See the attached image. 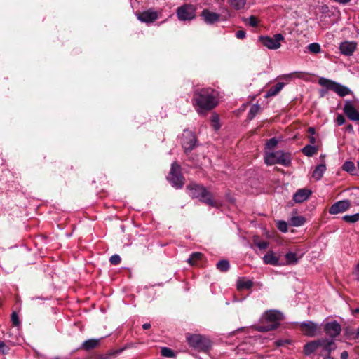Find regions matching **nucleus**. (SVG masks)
Here are the masks:
<instances>
[{
  "label": "nucleus",
  "instance_id": "f257e3e1",
  "mask_svg": "<svg viewBox=\"0 0 359 359\" xmlns=\"http://www.w3.org/2000/svg\"><path fill=\"white\" fill-rule=\"evenodd\" d=\"M217 92L211 88L196 89L192 97V104L198 114H205L217 104Z\"/></svg>",
  "mask_w": 359,
  "mask_h": 359
},
{
  "label": "nucleus",
  "instance_id": "f03ea898",
  "mask_svg": "<svg viewBox=\"0 0 359 359\" xmlns=\"http://www.w3.org/2000/svg\"><path fill=\"white\" fill-rule=\"evenodd\" d=\"M283 318L281 312L277 310H269L263 313L260 318V323L262 325H255L253 327L258 332L271 331L280 325V321Z\"/></svg>",
  "mask_w": 359,
  "mask_h": 359
},
{
  "label": "nucleus",
  "instance_id": "7ed1b4c3",
  "mask_svg": "<svg viewBox=\"0 0 359 359\" xmlns=\"http://www.w3.org/2000/svg\"><path fill=\"white\" fill-rule=\"evenodd\" d=\"M189 190V195L192 198H199L201 201L212 206L217 207V203L213 201L211 194L201 185L197 184H191L187 187Z\"/></svg>",
  "mask_w": 359,
  "mask_h": 359
},
{
  "label": "nucleus",
  "instance_id": "20e7f679",
  "mask_svg": "<svg viewBox=\"0 0 359 359\" xmlns=\"http://www.w3.org/2000/svg\"><path fill=\"white\" fill-rule=\"evenodd\" d=\"M264 162L268 165L280 164L288 166L291 163V155L288 152L278 150L275 152H266L264 155Z\"/></svg>",
  "mask_w": 359,
  "mask_h": 359
},
{
  "label": "nucleus",
  "instance_id": "39448f33",
  "mask_svg": "<svg viewBox=\"0 0 359 359\" xmlns=\"http://www.w3.org/2000/svg\"><path fill=\"white\" fill-rule=\"evenodd\" d=\"M318 83L325 87L327 90L334 91L340 97H344L351 93V90L348 87L324 77L319 79Z\"/></svg>",
  "mask_w": 359,
  "mask_h": 359
},
{
  "label": "nucleus",
  "instance_id": "423d86ee",
  "mask_svg": "<svg viewBox=\"0 0 359 359\" xmlns=\"http://www.w3.org/2000/svg\"><path fill=\"white\" fill-rule=\"evenodd\" d=\"M190 346L200 351H208L211 347L210 340L201 334H193L187 337Z\"/></svg>",
  "mask_w": 359,
  "mask_h": 359
},
{
  "label": "nucleus",
  "instance_id": "0eeeda50",
  "mask_svg": "<svg viewBox=\"0 0 359 359\" xmlns=\"http://www.w3.org/2000/svg\"><path fill=\"white\" fill-rule=\"evenodd\" d=\"M168 180L172 186L176 189H181L184 185V178L181 173V167L175 161L171 165Z\"/></svg>",
  "mask_w": 359,
  "mask_h": 359
},
{
  "label": "nucleus",
  "instance_id": "6e6552de",
  "mask_svg": "<svg viewBox=\"0 0 359 359\" xmlns=\"http://www.w3.org/2000/svg\"><path fill=\"white\" fill-rule=\"evenodd\" d=\"M343 111L349 120L359 122V102L345 100Z\"/></svg>",
  "mask_w": 359,
  "mask_h": 359
},
{
  "label": "nucleus",
  "instance_id": "1a4fd4ad",
  "mask_svg": "<svg viewBox=\"0 0 359 359\" xmlns=\"http://www.w3.org/2000/svg\"><path fill=\"white\" fill-rule=\"evenodd\" d=\"M283 40L284 37L281 34H276L272 37L269 36L259 37V41L262 45L271 50L278 49L281 46L280 41Z\"/></svg>",
  "mask_w": 359,
  "mask_h": 359
},
{
  "label": "nucleus",
  "instance_id": "9d476101",
  "mask_svg": "<svg viewBox=\"0 0 359 359\" xmlns=\"http://www.w3.org/2000/svg\"><path fill=\"white\" fill-rule=\"evenodd\" d=\"M196 8L191 4H184L177 10V15L180 20H191L196 17Z\"/></svg>",
  "mask_w": 359,
  "mask_h": 359
},
{
  "label": "nucleus",
  "instance_id": "9b49d317",
  "mask_svg": "<svg viewBox=\"0 0 359 359\" xmlns=\"http://www.w3.org/2000/svg\"><path fill=\"white\" fill-rule=\"evenodd\" d=\"M181 144L186 154L191 151L196 146L195 135L188 130H184L181 137Z\"/></svg>",
  "mask_w": 359,
  "mask_h": 359
},
{
  "label": "nucleus",
  "instance_id": "f8f14e48",
  "mask_svg": "<svg viewBox=\"0 0 359 359\" xmlns=\"http://www.w3.org/2000/svg\"><path fill=\"white\" fill-rule=\"evenodd\" d=\"M324 331L325 334L330 338V339L333 340L340 334L341 327L337 321L333 320L325 324Z\"/></svg>",
  "mask_w": 359,
  "mask_h": 359
},
{
  "label": "nucleus",
  "instance_id": "ddd939ff",
  "mask_svg": "<svg viewBox=\"0 0 359 359\" xmlns=\"http://www.w3.org/2000/svg\"><path fill=\"white\" fill-rule=\"evenodd\" d=\"M299 326L301 331L308 337L316 336L318 330V325L312 321L302 322Z\"/></svg>",
  "mask_w": 359,
  "mask_h": 359
},
{
  "label": "nucleus",
  "instance_id": "4468645a",
  "mask_svg": "<svg viewBox=\"0 0 359 359\" xmlns=\"http://www.w3.org/2000/svg\"><path fill=\"white\" fill-rule=\"evenodd\" d=\"M357 48V43L355 41H345L340 43V53L346 56H351L353 54Z\"/></svg>",
  "mask_w": 359,
  "mask_h": 359
},
{
  "label": "nucleus",
  "instance_id": "2eb2a0df",
  "mask_svg": "<svg viewBox=\"0 0 359 359\" xmlns=\"http://www.w3.org/2000/svg\"><path fill=\"white\" fill-rule=\"evenodd\" d=\"M351 204L348 200L339 201L334 203L329 210V212L332 215H336L347 210Z\"/></svg>",
  "mask_w": 359,
  "mask_h": 359
},
{
  "label": "nucleus",
  "instance_id": "dca6fc26",
  "mask_svg": "<svg viewBox=\"0 0 359 359\" xmlns=\"http://www.w3.org/2000/svg\"><path fill=\"white\" fill-rule=\"evenodd\" d=\"M137 18L139 20H140L142 22L146 23H151L155 21L158 18V13L157 12L149 9L147 11H143L142 13H140L137 15Z\"/></svg>",
  "mask_w": 359,
  "mask_h": 359
},
{
  "label": "nucleus",
  "instance_id": "f3484780",
  "mask_svg": "<svg viewBox=\"0 0 359 359\" xmlns=\"http://www.w3.org/2000/svg\"><path fill=\"white\" fill-rule=\"evenodd\" d=\"M263 262L266 264L272 266H282L285 264L280 262L279 257L272 250L268 251L263 257Z\"/></svg>",
  "mask_w": 359,
  "mask_h": 359
},
{
  "label": "nucleus",
  "instance_id": "a211bd4d",
  "mask_svg": "<svg viewBox=\"0 0 359 359\" xmlns=\"http://www.w3.org/2000/svg\"><path fill=\"white\" fill-rule=\"evenodd\" d=\"M201 16L205 23L212 25L219 21L220 15L211 12L208 9H204L201 13Z\"/></svg>",
  "mask_w": 359,
  "mask_h": 359
},
{
  "label": "nucleus",
  "instance_id": "6ab92c4d",
  "mask_svg": "<svg viewBox=\"0 0 359 359\" xmlns=\"http://www.w3.org/2000/svg\"><path fill=\"white\" fill-rule=\"evenodd\" d=\"M324 341H320V339L311 341L307 344H306L304 346V353L306 355H309L311 353H314L319 347H321Z\"/></svg>",
  "mask_w": 359,
  "mask_h": 359
},
{
  "label": "nucleus",
  "instance_id": "aec40b11",
  "mask_svg": "<svg viewBox=\"0 0 359 359\" xmlns=\"http://www.w3.org/2000/svg\"><path fill=\"white\" fill-rule=\"evenodd\" d=\"M311 194V191L306 189H300L293 196V200L296 203H302L307 200Z\"/></svg>",
  "mask_w": 359,
  "mask_h": 359
},
{
  "label": "nucleus",
  "instance_id": "412c9836",
  "mask_svg": "<svg viewBox=\"0 0 359 359\" xmlns=\"http://www.w3.org/2000/svg\"><path fill=\"white\" fill-rule=\"evenodd\" d=\"M100 341L101 339H90L86 340L82 343L80 348L86 351L92 350L100 345Z\"/></svg>",
  "mask_w": 359,
  "mask_h": 359
},
{
  "label": "nucleus",
  "instance_id": "4be33fe9",
  "mask_svg": "<svg viewBox=\"0 0 359 359\" xmlns=\"http://www.w3.org/2000/svg\"><path fill=\"white\" fill-rule=\"evenodd\" d=\"M326 169V165L324 163L318 165L312 173V177L317 181L320 180Z\"/></svg>",
  "mask_w": 359,
  "mask_h": 359
},
{
  "label": "nucleus",
  "instance_id": "5701e85b",
  "mask_svg": "<svg viewBox=\"0 0 359 359\" xmlns=\"http://www.w3.org/2000/svg\"><path fill=\"white\" fill-rule=\"evenodd\" d=\"M320 341H324L321 347L323 348V350L328 353V355L331 354V352L335 348V344L332 339H320Z\"/></svg>",
  "mask_w": 359,
  "mask_h": 359
},
{
  "label": "nucleus",
  "instance_id": "b1692460",
  "mask_svg": "<svg viewBox=\"0 0 359 359\" xmlns=\"http://www.w3.org/2000/svg\"><path fill=\"white\" fill-rule=\"evenodd\" d=\"M285 83L278 82L275 86H272L266 93L265 97H272L276 95L284 87Z\"/></svg>",
  "mask_w": 359,
  "mask_h": 359
},
{
  "label": "nucleus",
  "instance_id": "393cba45",
  "mask_svg": "<svg viewBox=\"0 0 359 359\" xmlns=\"http://www.w3.org/2000/svg\"><path fill=\"white\" fill-rule=\"evenodd\" d=\"M253 285V283L250 280H246L244 278H240L237 280V288L239 290H243V289H250Z\"/></svg>",
  "mask_w": 359,
  "mask_h": 359
},
{
  "label": "nucleus",
  "instance_id": "a878e982",
  "mask_svg": "<svg viewBox=\"0 0 359 359\" xmlns=\"http://www.w3.org/2000/svg\"><path fill=\"white\" fill-rule=\"evenodd\" d=\"M302 153L309 157L313 156L318 151V147L311 144H306L302 149Z\"/></svg>",
  "mask_w": 359,
  "mask_h": 359
},
{
  "label": "nucleus",
  "instance_id": "bb28decb",
  "mask_svg": "<svg viewBox=\"0 0 359 359\" xmlns=\"http://www.w3.org/2000/svg\"><path fill=\"white\" fill-rule=\"evenodd\" d=\"M306 222V219L303 216H292L290 219V224L293 226H301Z\"/></svg>",
  "mask_w": 359,
  "mask_h": 359
},
{
  "label": "nucleus",
  "instance_id": "cd10ccee",
  "mask_svg": "<svg viewBox=\"0 0 359 359\" xmlns=\"http://www.w3.org/2000/svg\"><path fill=\"white\" fill-rule=\"evenodd\" d=\"M286 264H295L298 262L299 257L297 253L292 252H288L285 255Z\"/></svg>",
  "mask_w": 359,
  "mask_h": 359
},
{
  "label": "nucleus",
  "instance_id": "c85d7f7f",
  "mask_svg": "<svg viewBox=\"0 0 359 359\" xmlns=\"http://www.w3.org/2000/svg\"><path fill=\"white\" fill-rule=\"evenodd\" d=\"M203 254L201 252H193L187 259V262L191 265H195L196 262L201 259Z\"/></svg>",
  "mask_w": 359,
  "mask_h": 359
},
{
  "label": "nucleus",
  "instance_id": "c756f323",
  "mask_svg": "<svg viewBox=\"0 0 359 359\" xmlns=\"http://www.w3.org/2000/svg\"><path fill=\"white\" fill-rule=\"evenodd\" d=\"M229 267H230L229 262L226 259L220 260L217 264V269L222 272L227 271L229 269Z\"/></svg>",
  "mask_w": 359,
  "mask_h": 359
},
{
  "label": "nucleus",
  "instance_id": "7c9ffc66",
  "mask_svg": "<svg viewBox=\"0 0 359 359\" xmlns=\"http://www.w3.org/2000/svg\"><path fill=\"white\" fill-rule=\"evenodd\" d=\"M229 2L233 8L239 10L244 7L246 0H229Z\"/></svg>",
  "mask_w": 359,
  "mask_h": 359
},
{
  "label": "nucleus",
  "instance_id": "2f4dec72",
  "mask_svg": "<svg viewBox=\"0 0 359 359\" xmlns=\"http://www.w3.org/2000/svg\"><path fill=\"white\" fill-rule=\"evenodd\" d=\"M261 107L259 104H253L248 112V118L252 120L259 112Z\"/></svg>",
  "mask_w": 359,
  "mask_h": 359
},
{
  "label": "nucleus",
  "instance_id": "473e14b6",
  "mask_svg": "<svg viewBox=\"0 0 359 359\" xmlns=\"http://www.w3.org/2000/svg\"><path fill=\"white\" fill-rule=\"evenodd\" d=\"M307 49L309 50V53H320L321 51V48H320V46L319 43H310L308 46H307Z\"/></svg>",
  "mask_w": 359,
  "mask_h": 359
},
{
  "label": "nucleus",
  "instance_id": "72a5a7b5",
  "mask_svg": "<svg viewBox=\"0 0 359 359\" xmlns=\"http://www.w3.org/2000/svg\"><path fill=\"white\" fill-rule=\"evenodd\" d=\"M344 170L353 174V171L355 170V164L352 161H346L342 166Z\"/></svg>",
  "mask_w": 359,
  "mask_h": 359
},
{
  "label": "nucleus",
  "instance_id": "f704fd0d",
  "mask_svg": "<svg viewBox=\"0 0 359 359\" xmlns=\"http://www.w3.org/2000/svg\"><path fill=\"white\" fill-rule=\"evenodd\" d=\"M343 219L348 223H355L359 220V213H355L351 215H345Z\"/></svg>",
  "mask_w": 359,
  "mask_h": 359
},
{
  "label": "nucleus",
  "instance_id": "c9c22d12",
  "mask_svg": "<svg viewBox=\"0 0 359 359\" xmlns=\"http://www.w3.org/2000/svg\"><path fill=\"white\" fill-rule=\"evenodd\" d=\"M161 353L163 357L172 358L175 356L174 351L168 347H163L161 350Z\"/></svg>",
  "mask_w": 359,
  "mask_h": 359
},
{
  "label": "nucleus",
  "instance_id": "e433bc0d",
  "mask_svg": "<svg viewBox=\"0 0 359 359\" xmlns=\"http://www.w3.org/2000/svg\"><path fill=\"white\" fill-rule=\"evenodd\" d=\"M244 21L246 25H248L250 27H257V25L258 24V20H257V18L254 15L250 16L248 18L245 19Z\"/></svg>",
  "mask_w": 359,
  "mask_h": 359
},
{
  "label": "nucleus",
  "instance_id": "4c0bfd02",
  "mask_svg": "<svg viewBox=\"0 0 359 359\" xmlns=\"http://www.w3.org/2000/svg\"><path fill=\"white\" fill-rule=\"evenodd\" d=\"M302 75H303V72H294L290 74H287L283 75L282 78L285 79H291L294 77L301 78L302 76Z\"/></svg>",
  "mask_w": 359,
  "mask_h": 359
},
{
  "label": "nucleus",
  "instance_id": "58836bf2",
  "mask_svg": "<svg viewBox=\"0 0 359 359\" xmlns=\"http://www.w3.org/2000/svg\"><path fill=\"white\" fill-rule=\"evenodd\" d=\"M278 140L276 137H273L267 140L266 147L268 149H273L278 144Z\"/></svg>",
  "mask_w": 359,
  "mask_h": 359
},
{
  "label": "nucleus",
  "instance_id": "ea45409f",
  "mask_svg": "<svg viewBox=\"0 0 359 359\" xmlns=\"http://www.w3.org/2000/svg\"><path fill=\"white\" fill-rule=\"evenodd\" d=\"M277 227L283 233H286L288 230L287 224L285 221H278L277 223Z\"/></svg>",
  "mask_w": 359,
  "mask_h": 359
},
{
  "label": "nucleus",
  "instance_id": "a19ab883",
  "mask_svg": "<svg viewBox=\"0 0 359 359\" xmlns=\"http://www.w3.org/2000/svg\"><path fill=\"white\" fill-rule=\"evenodd\" d=\"M256 246L260 250H265L268 248L269 243L264 241H254Z\"/></svg>",
  "mask_w": 359,
  "mask_h": 359
},
{
  "label": "nucleus",
  "instance_id": "79ce46f5",
  "mask_svg": "<svg viewBox=\"0 0 359 359\" xmlns=\"http://www.w3.org/2000/svg\"><path fill=\"white\" fill-rule=\"evenodd\" d=\"M115 355L114 353L109 352L104 354L97 355L95 359H111Z\"/></svg>",
  "mask_w": 359,
  "mask_h": 359
},
{
  "label": "nucleus",
  "instance_id": "37998d69",
  "mask_svg": "<svg viewBox=\"0 0 359 359\" xmlns=\"http://www.w3.org/2000/svg\"><path fill=\"white\" fill-rule=\"evenodd\" d=\"M121 261V259L120 256L118 255H114L109 259L110 263L114 265H117V264H120Z\"/></svg>",
  "mask_w": 359,
  "mask_h": 359
},
{
  "label": "nucleus",
  "instance_id": "c03bdc74",
  "mask_svg": "<svg viewBox=\"0 0 359 359\" xmlns=\"http://www.w3.org/2000/svg\"><path fill=\"white\" fill-rule=\"evenodd\" d=\"M9 348L6 345L4 341H0V353L2 354H7L8 353Z\"/></svg>",
  "mask_w": 359,
  "mask_h": 359
},
{
  "label": "nucleus",
  "instance_id": "a18cd8bd",
  "mask_svg": "<svg viewBox=\"0 0 359 359\" xmlns=\"http://www.w3.org/2000/svg\"><path fill=\"white\" fill-rule=\"evenodd\" d=\"M346 118L342 114H338L336 118V123L338 126H342L345 123Z\"/></svg>",
  "mask_w": 359,
  "mask_h": 359
},
{
  "label": "nucleus",
  "instance_id": "49530a36",
  "mask_svg": "<svg viewBox=\"0 0 359 359\" xmlns=\"http://www.w3.org/2000/svg\"><path fill=\"white\" fill-rule=\"evenodd\" d=\"M11 321L13 323V325L15 326H18L20 324L18 316L15 312H13L11 314Z\"/></svg>",
  "mask_w": 359,
  "mask_h": 359
},
{
  "label": "nucleus",
  "instance_id": "de8ad7c7",
  "mask_svg": "<svg viewBox=\"0 0 359 359\" xmlns=\"http://www.w3.org/2000/svg\"><path fill=\"white\" fill-rule=\"evenodd\" d=\"M245 35H246L245 32V31H243V30H238V31H237V32H236V37H237L238 39H244V38L245 37Z\"/></svg>",
  "mask_w": 359,
  "mask_h": 359
},
{
  "label": "nucleus",
  "instance_id": "09e8293b",
  "mask_svg": "<svg viewBox=\"0 0 359 359\" xmlns=\"http://www.w3.org/2000/svg\"><path fill=\"white\" fill-rule=\"evenodd\" d=\"M286 344H290V341L287 340V339L286 340L280 339V340H278L276 341V345L278 347L283 346Z\"/></svg>",
  "mask_w": 359,
  "mask_h": 359
},
{
  "label": "nucleus",
  "instance_id": "8fccbe9b",
  "mask_svg": "<svg viewBox=\"0 0 359 359\" xmlns=\"http://www.w3.org/2000/svg\"><path fill=\"white\" fill-rule=\"evenodd\" d=\"M349 334L353 335V339H357L359 337V327L357 329L355 332H352L351 333H348Z\"/></svg>",
  "mask_w": 359,
  "mask_h": 359
},
{
  "label": "nucleus",
  "instance_id": "3c124183",
  "mask_svg": "<svg viewBox=\"0 0 359 359\" xmlns=\"http://www.w3.org/2000/svg\"><path fill=\"white\" fill-rule=\"evenodd\" d=\"M346 130L350 133H354L353 127L351 124H348L346 126Z\"/></svg>",
  "mask_w": 359,
  "mask_h": 359
},
{
  "label": "nucleus",
  "instance_id": "603ef678",
  "mask_svg": "<svg viewBox=\"0 0 359 359\" xmlns=\"http://www.w3.org/2000/svg\"><path fill=\"white\" fill-rule=\"evenodd\" d=\"M341 359H348V353L347 351H344L341 353L340 355Z\"/></svg>",
  "mask_w": 359,
  "mask_h": 359
},
{
  "label": "nucleus",
  "instance_id": "864d4df0",
  "mask_svg": "<svg viewBox=\"0 0 359 359\" xmlns=\"http://www.w3.org/2000/svg\"><path fill=\"white\" fill-rule=\"evenodd\" d=\"M334 1L341 4H348L351 0H334Z\"/></svg>",
  "mask_w": 359,
  "mask_h": 359
},
{
  "label": "nucleus",
  "instance_id": "5fc2aeb1",
  "mask_svg": "<svg viewBox=\"0 0 359 359\" xmlns=\"http://www.w3.org/2000/svg\"><path fill=\"white\" fill-rule=\"evenodd\" d=\"M309 140L310 143H311V144H315V143H316V137H313V136H310V137H309Z\"/></svg>",
  "mask_w": 359,
  "mask_h": 359
},
{
  "label": "nucleus",
  "instance_id": "6e6d98bb",
  "mask_svg": "<svg viewBox=\"0 0 359 359\" xmlns=\"http://www.w3.org/2000/svg\"><path fill=\"white\" fill-rule=\"evenodd\" d=\"M150 327H151V324L149 323H144L142 325V328L144 330H147V329H149Z\"/></svg>",
  "mask_w": 359,
  "mask_h": 359
},
{
  "label": "nucleus",
  "instance_id": "4d7b16f0",
  "mask_svg": "<svg viewBox=\"0 0 359 359\" xmlns=\"http://www.w3.org/2000/svg\"><path fill=\"white\" fill-rule=\"evenodd\" d=\"M354 273L356 275H359V262L358 263L355 268Z\"/></svg>",
  "mask_w": 359,
  "mask_h": 359
},
{
  "label": "nucleus",
  "instance_id": "13d9d810",
  "mask_svg": "<svg viewBox=\"0 0 359 359\" xmlns=\"http://www.w3.org/2000/svg\"><path fill=\"white\" fill-rule=\"evenodd\" d=\"M212 121L213 123H218V121H219L218 116H212Z\"/></svg>",
  "mask_w": 359,
  "mask_h": 359
},
{
  "label": "nucleus",
  "instance_id": "bf43d9fd",
  "mask_svg": "<svg viewBox=\"0 0 359 359\" xmlns=\"http://www.w3.org/2000/svg\"><path fill=\"white\" fill-rule=\"evenodd\" d=\"M309 133H310L311 134L313 135L315 133V130L313 128H309Z\"/></svg>",
  "mask_w": 359,
  "mask_h": 359
},
{
  "label": "nucleus",
  "instance_id": "052dcab7",
  "mask_svg": "<svg viewBox=\"0 0 359 359\" xmlns=\"http://www.w3.org/2000/svg\"><path fill=\"white\" fill-rule=\"evenodd\" d=\"M213 126L215 130L219 129V123H213Z\"/></svg>",
  "mask_w": 359,
  "mask_h": 359
},
{
  "label": "nucleus",
  "instance_id": "680f3d73",
  "mask_svg": "<svg viewBox=\"0 0 359 359\" xmlns=\"http://www.w3.org/2000/svg\"><path fill=\"white\" fill-rule=\"evenodd\" d=\"M325 90H320V95H321V96H323V95H324V94H325Z\"/></svg>",
  "mask_w": 359,
  "mask_h": 359
},
{
  "label": "nucleus",
  "instance_id": "e2e57ef3",
  "mask_svg": "<svg viewBox=\"0 0 359 359\" xmlns=\"http://www.w3.org/2000/svg\"><path fill=\"white\" fill-rule=\"evenodd\" d=\"M331 358L330 355H328V353L326 354L325 359H330Z\"/></svg>",
  "mask_w": 359,
  "mask_h": 359
},
{
  "label": "nucleus",
  "instance_id": "0e129e2a",
  "mask_svg": "<svg viewBox=\"0 0 359 359\" xmlns=\"http://www.w3.org/2000/svg\"><path fill=\"white\" fill-rule=\"evenodd\" d=\"M355 313H359V308H358V309H356L355 310Z\"/></svg>",
  "mask_w": 359,
  "mask_h": 359
},
{
  "label": "nucleus",
  "instance_id": "69168bd1",
  "mask_svg": "<svg viewBox=\"0 0 359 359\" xmlns=\"http://www.w3.org/2000/svg\"><path fill=\"white\" fill-rule=\"evenodd\" d=\"M324 157H325V156H324V155H321V156H320V158H323Z\"/></svg>",
  "mask_w": 359,
  "mask_h": 359
},
{
  "label": "nucleus",
  "instance_id": "338daca9",
  "mask_svg": "<svg viewBox=\"0 0 359 359\" xmlns=\"http://www.w3.org/2000/svg\"><path fill=\"white\" fill-rule=\"evenodd\" d=\"M358 169H359V162H358Z\"/></svg>",
  "mask_w": 359,
  "mask_h": 359
}]
</instances>
